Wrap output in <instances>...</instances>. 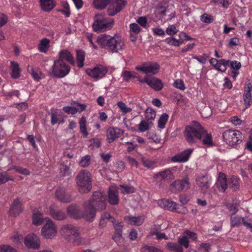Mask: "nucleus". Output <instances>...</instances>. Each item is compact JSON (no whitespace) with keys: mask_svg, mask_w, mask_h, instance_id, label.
Instances as JSON below:
<instances>
[{"mask_svg":"<svg viewBox=\"0 0 252 252\" xmlns=\"http://www.w3.org/2000/svg\"><path fill=\"white\" fill-rule=\"evenodd\" d=\"M184 136L186 141L190 145L201 142L208 147L213 145L212 134L196 121L185 127Z\"/></svg>","mask_w":252,"mask_h":252,"instance_id":"1","label":"nucleus"},{"mask_svg":"<svg viewBox=\"0 0 252 252\" xmlns=\"http://www.w3.org/2000/svg\"><path fill=\"white\" fill-rule=\"evenodd\" d=\"M106 196L100 191H95L92 199L83 204V210L81 211V218L87 221H93L95 216L96 210L101 211L106 208Z\"/></svg>","mask_w":252,"mask_h":252,"instance_id":"2","label":"nucleus"},{"mask_svg":"<svg viewBox=\"0 0 252 252\" xmlns=\"http://www.w3.org/2000/svg\"><path fill=\"white\" fill-rule=\"evenodd\" d=\"M96 42L100 47L111 53H117L125 48V43L121 36L115 34L111 36L106 33L98 36Z\"/></svg>","mask_w":252,"mask_h":252,"instance_id":"3","label":"nucleus"},{"mask_svg":"<svg viewBox=\"0 0 252 252\" xmlns=\"http://www.w3.org/2000/svg\"><path fill=\"white\" fill-rule=\"evenodd\" d=\"M76 182L79 191L81 193H88L92 189L91 174L87 170L80 171L76 178Z\"/></svg>","mask_w":252,"mask_h":252,"instance_id":"4","label":"nucleus"},{"mask_svg":"<svg viewBox=\"0 0 252 252\" xmlns=\"http://www.w3.org/2000/svg\"><path fill=\"white\" fill-rule=\"evenodd\" d=\"M70 71V66L61 60H55L49 71L51 76L62 78L66 76Z\"/></svg>","mask_w":252,"mask_h":252,"instance_id":"5","label":"nucleus"},{"mask_svg":"<svg viewBox=\"0 0 252 252\" xmlns=\"http://www.w3.org/2000/svg\"><path fill=\"white\" fill-rule=\"evenodd\" d=\"M114 25V20L102 15L95 17L92 27L95 32H104L111 30Z\"/></svg>","mask_w":252,"mask_h":252,"instance_id":"6","label":"nucleus"},{"mask_svg":"<svg viewBox=\"0 0 252 252\" xmlns=\"http://www.w3.org/2000/svg\"><path fill=\"white\" fill-rule=\"evenodd\" d=\"M61 233L66 239L72 240L74 245H79L82 243L81 238L78 230L75 226L71 224L63 225L61 228Z\"/></svg>","mask_w":252,"mask_h":252,"instance_id":"7","label":"nucleus"},{"mask_svg":"<svg viewBox=\"0 0 252 252\" xmlns=\"http://www.w3.org/2000/svg\"><path fill=\"white\" fill-rule=\"evenodd\" d=\"M222 136L226 143L231 146L241 142L242 137V133L240 131L230 129L225 130Z\"/></svg>","mask_w":252,"mask_h":252,"instance_id":"8","label":"nucleus"},{"mask_svg":"<svg viewBox=\"0 0 252 252\" xmlns=\"http://www.w3.org/2000/svg\"><path fill=\"white\" fill-rule=\"evenodd\" d=\"M190 188L188 178L176 180L170 184L169 189L172 193H178Z\"/></svg>","mask_w":252,"mask_h":252,"instance_id":"9","label":"nucleus"},{"mask_svg":"<svg viewBox=\"0 0 252 252\" xmlns=\"http://www.w3.org/2000/svg\"><path fill=\"white\" fill-rule=\"evenodd\" d=\"M45 220L46 222L41 229V234L45 238L50 239L56 235L57 228L52 220L47 218Z\"/></svg>","mask_w":252,"mask_h":252,"instance_id":"10","label":"nucleus"},{"mask_svg":"<svg viewBox=\"0 0 252 252\" xmlns=\"http://www.w3.org/2000/svg\"><path fill=\"white\" fill-rule=\"evenodd\" d=\"M126 0H115L107 8V14L113 16L121 12L127 5Z\"/></svg>","mask_w":252,"mask_h":252,"instance_id":"11","label":"nucleus"},{"mask_svg":"<svg viewBox=\"0 0 252 252\" xmlns=\"http://www.w3.org/2000/svg\"><path fill=\"white\" fill-rule=\"evenodd\" d=\"M107 72V68L101 65H97L93 69L88 68L86 70L89 76L96 80L103 77Z\"/></svg>","mask_w":252,"mask_h":252,"instance_id":"12","label":"nucleus"},{"mask_svg":"<svg viewBox=\"0 0 252 252\" xmlns=\"http://www.w3.org/2000/svg\"><path fill=\"white\" fill-rule=\"evenodd\" d=\"M194 149L192 148L187 149L180 152L171 158V161L174 162L184 163L186 162L189 158Z\"/></svg>","mask_w":252,"mask_h":252,"instance_id":"13","label":"nucleus"},{"mask_svg":"<svg viewBox=\"0 0 252 252\" xmlns=\"http://www.w3.org/2000/svg\"><path fill=\"white\" fill-rule=\"evenodd\" d=\"M136 69L147 74L148 73L156 74L158 72L159 66L157 63H149L141 66H136Z\"/></svg>","mask_w":252,"mask_h":252,"instance_id":"14","label":"nucleus"},{"mask_svg":"<svg viewBox=\"0 0 252 252\" xmlns=\"http://www.w3.org/2000/svg\"><path fill=\"white\" fill-rule=\"evenodd\" d=\"M24 242L27 247L34 250L38 249L40 245V239L34 234L28 235L25 238Z\"/></svg>","mask_w":252,"mask_h":252,"instance_id":"15","label":"nucleus"},{"mask_svg":"<svg viewBox=\"0 0 252 252\" xmlns=\"http://www.w3.org/2000/svg\"><path fill=\"white\" fill-rule=\"evenodd\" d=\"M55 196L59 201L62 203H68L71 201L70 194L64 188H58L55 192Z\"/></svg>","mask_w":252,"mask_h":252,"instance_id":"16","label":"nucleus"},{"mask_svg":"<svg viewBox=\"0 0 252 252\" xmlns=\"http://www.w3.org/2000/svg\"><path fill=\"white\" fill-rule=\"evenodd\" d=\"M158 204L161 208L171 211H177L179 209L178 204L169 199H163L159 200Z\"/></svg>","mask_w":252,"mask_h":252,"instance_id":"17","label":"nucleus"},{"mask_svg":"<svg viewBox=\"0 0 252 252\" xmlns=\"http://www.w3.org/2000/svg\"><path fill=\"white\" fill-rule=\"evenodd\" d=\"M122 134V131L118 127H110L106 131L107 140L109 143L113 142Z\"/></svg>","mask_w":252,"mask_h":252,"instance_id":"18","label":"nucleus"},{"mask_svg":"<svg viewBox=\"0 0 252 252\" xmlns=\"http://www.w3.org/2000/svg\"><path fill=\"white\" fill-rule=\"evenodd\" d=\"M49 214L54 219L58 220H64L66 218L63 211L55 206H51L49 208Z\"/></svg>","mask_w":252,"mask_h":252,"instance_id":"19","label":"nucleus"},{"mask_svg":"<svg viewBox=\"0 0 252 252\" xmlns=\"http://www.w3.org/2000/svg\"><path fill=\"white\" fill-rule=\"evenodd\" d=\"M252 84L249 83L247 84V88H245L243 94V99L246 108L250 106L252 104Z\"/></svg>","mask_w":252,"mask_h":252,"instance_id":"20","label":"nucleus"},{"mask_svg":"<svg viewBox=\"0 0 252 252\" xmlns=\"http://www.w3.org/2000/svg\"><path fill=\"white\" fill-rule=\"evenodd\" d=\"M196 184L203 192L206 191L210 186V180L206 176L198 177L196 180Z\"/></svg>","mask_w":252,"mask_h":252,"instance_id":"21","label":"nucleus"},{"mask_svg":"<svg viewBox=\"0 0 252 252\" xmlns=\"http://www.w3.org/2000/svg\"><path fill=\"white\" fill-rule=\"evenodd\" d=\"M23 211L21 202L19 198L15 199L12 203L9 213L10 216L16 217L19 215Z\"/></svg>","mask_w":252,"mask_h":252,"instance_id":"22","label":"nucleus"},{"mask_svg":"<svg viewBox=\"0 0 252 252\" xmlns=\"http://www.w3.org/2000/svg\"><path fill=\"white\" fill-rule=\"evenodd\" d=\"M219 191L224 192L227 188L226 178L224 174L220 172L219 174L217 182L216 184Z\"/></svg>","mask_w":252,"mask_h":252,"instance_id":"23","label":"nucleus"},{"mask_svg":"<svg viewBox=\"0 0 252 252\" xmlns=\"http://www.w3.org/2000/svg\"><path fill=\"white\" fill-rule=\"evenodd\" d=\"M119 201L118 192L115 187H111L108 191V202L111 205H117Z\"/></svg>","mask_w":252,"mask_h":252,"instance_id":"24","label":"nucleus"},{"mask_svg":"<svg viewBox=\"0 0 252 252\" xmlns=\"http://www.w3.org/2000/svg\"><path fill=\"white\" fill-rule=\"evenodd\" d=\"M68 215L74 219L81 218V211L79 207L76 205H71L67 208Z\"/></svg>","mask_w":252,"mask_h":252,"instance_id":"25","label":"nucleus"},{"mask_svg":"<svg viewBox=\"0 0 252 252\" xmlns=\"http://www.w3.org/2000/svg\"><path fill=\"white\" fill-rule=\"evenodd\" d=\"M41 9L45 12L51 11L56 5L54 0H39Z\"/></svg>","mask_w":252,"mask_h":252,"instance_id":"26","label":"nucleus"},{"mask_svg":"<svg viewBox=\"0 0 252 252\" xmlns=\"http://www.w3.org/2000/svg\"><path fill=\"white\" fill-rule=\"evenodd\" d=\"M64 122V119L62 116V112L61 110H56L51 113V123L52 125H55L57 123L63 124Z\"/></svg>","mask_w":252,"mask_h":252,"instance_id":"27","label":"nucleus"},{"mask_svg":"<svg viewBox=\"0 0 252 252\" xmlns=\"http://www.w3.org/2000/svg\"><path fill=\"white\" fill-rule=\"evenodd\" d=\"M147 85L154 90L158 91L163 88V84L161 81L156 77H152L149 79Z\"/></svg>","mask_w":252,"mask_h":252,"instance_id":"28","label":"nucleus"},{"mask_svg":"<svg viewBox=\"0 0 252 252\" xmlns=\"http://www.w3.org/2000/svg\"><path fill=\"white\" fill-rule=\"evenodd\" d=\"M173 177V175L170 169H166L159 172L154 176V178L155 179L160 178L163 180L172 179Z\"/></svg>","mask_w":252,"mask_h":252,"instance_id":"29","label":"nucleus"},{"mask_svg":"<svg viewBox=\"0 0 252 252\" xmlns=\"http://www.w3.org/2000/svg\"><path fill=\"white\" fill-rule=\"evenodd\" d=\"M58 60H61L63 61H64V60H66L71 64L73 65L74 64L73 57L69 51L66 50H63L60 51L59 55V59Z\"/></svg>","mask_w":252,"mask_h":252,"instance_id":"30","label":"nucleus"},{"mask_svg":"<svg viewBox=\"0 0 252 252\" xmlns=\"http://www.w3.org/2000/svg\"><path fill=\"white\" fill-rule=\"evenodd\" d=\"M50 40L47 38L41 39L38 45V50L41 53H46L50 47Z\"/></svg>","mask_w":252,"mask_h":252,"instance_id":"31","label":"nucleus"},{"mask_svg":"<svg viewBox=\"0 0 252 252\" xmlns=\"http://www.w3.org/2000/svg\"><path fill=\"white\" fill-rule=\"evenodd\" d=\"M125 220L130 224L139 226L141 225L144 221V218L142 216H138L137 217L126 216Z\"/></svg>","mask_w":252,"mask_h":252,"instance_id":"32","label":"nucleus"},{"mask_svg":"<svg viewBox=\"0 0 252 252\" xmlns=\"http://www.w3.org/2000/svg\"><path fill=\"white\" fill-rule=\"evenodd\" d=\"M28 70L31 73L34 80L39 81L41 79L42 73L38 68H33L32 66L28 65Z\"/></svg>","mask_w":252,"mask_h":252,"instance_id":"33","label":"nucleus"},{"mask_svg":"<svg viewBox=\"0 0 252 252\" xmlns=\"http://www.w3.org/2000/svg\"><path fill=\"white\" fill-rule=\"evenodd\" d=\"M85 53L83 50H79L76 51V63L79 68H82L84 65Z\"/></svg>","mask_w":252,"mask_h":252,"instance_id":"34","label":"nucleus"},{"mask_svg":"<svg viewBox=\"0 0 252 252\" xmlns=\"http://www.w3.org/2000/svg\"><path fill=\"white\" fill-rule=\"evenodd\" d=\"M229 60H226L225 59H220L219 60V62L213 66L218 71L225 72L226 70V66L228 65Z\"/></svg>","mask_w":252,"mask_h":252,"instance_id":"35","label":"nucleus"},{"mask_svg":"<svg viewBox=\"0 0 252 252\" xmlns=\"http://www.w3.org/2000/svg\"><path fill=\"white\" fill-rule=\"evenodd\" d=\"M112 0H94L93 2L94 7L97 9L102 10L106 8L107 5Z\"/></svg>","mask_w":252,"mask_h":252,"instance_id":"36","label":"nucleus"},{"mask_svg":"<svg viewBox=\"0 0 252 252\" xmlns=\"http://www.w3.org/2000/svg\"><path fill=\"white\" fill-rule=\"evenodd\" d=\"M71 172L70 166L62 164L60 166V176L62 177L69 176Z\"/></svg>","mask_w":252,"mask_h":252,"instance_id":"37","label":"nucleus"},{"mask_svg":"<svg viewBox=\"0 0 252 252\" xmlns=\"http://www.w3.org/2000/svg\"><path fill=\"white\" fill-rule=\"evenodd\" d=\"M11 76L13 78H18L20 76V69L19 67V64L16 62H12L11 63Z\"/></svg>","mask_w":252,"mask_h":252,"instance_id":"38","label":"nucleus"},{"mask_svg":"<svg viewBox=\"0 0 252 252\" xmlns=\"http://www.w3.org/2000/svg\"><path fill=\"white\" fill-rule=\"evenodd\" d=\"M79 124L80 132L83 134L84 137H87L88 133L86 128V118L84 116L82 117Z\"/></svg>","mask_w":252,"mask_h":252,"instance_id":"39","label":"nucleus"},{"mask_svg":"<svg viewBox=\"0 0 252 252\" xmlns=\"http://www.w3.org/2000/svg\"><path fill=\"white\" fill-rule=\"evenodd\" d=\"M167 249L175 252H183V248L178 243L169 242L167 244Z\"/></svg>","mask_w":252,"mask_h":252,"instance_id":"40","label":"nucleus"},{"mask_svg":"<svg viewBox=\"0 0 252 252\" xmlns=\"http://www.w3.org/2000/svg\"><path fill=\"white\" fill-rule=\"evenodd\" d=\"M43 222L42 214L40 212H37L33 214L32 222L35 225H41Z\"/></svg>","mask_w":252,"mask_h":252,"instance_id":"41","label":"nucleus"},{"mask_svg":"<svg viewBox=\"0 0 252 252\" xmlns=\"http://www.w3.org/2000/svg\"><path fill=\"white\" fill-rule=\"evenodd\" d=\"M164 42L170 46H173L175 47H179L181 44L183 43V41H180L179 40H178L173 37L166 38L164 40Z\"/></svg>","mask_w":252,"mask_h":252,"instance_id":"42","label":"nucleus"},{"mask_svg":"<svg viewBox=\"0 0 252 252\" xmlns=\"http://www.w3.org/2000/svg\"><path fill=\"white\" fill-rule=\"evenodd\" d=\"M169 118V116L166 113H163L162 114L158 121V126L159 128L163 129L165 127V124L167 123L168 120Z\"/></svg>","mask_w":252,"mask_h":252,"instance_id":"43","label":"nucleus"},{"mask_svg":"<svg viewBox=\"0 0 252 252\" xmlns=\"http://www.w3.org/2000/svg\"><path fill=\"white\" fill-rule=\"evenodd\" d=\"M242 223V218L238 216H231L230 217V224L231 227H239Z\"/></svg>","mask_w":252,"mask_h":252,"instance_id":"44","label":"nucleus"},{"mask_svg":"<svg viewBox=\"0 0 252 252\" xmlns=\"http://www.w3.org/2000/svg\"><path fill=\"white\" fill-rule=\"evenodd\" d=\"M114 227L115 230V233L114 235H118V237H120L122 235V228L123 227V224L122 221H114V223H113Z\"/></svg>","mask_w":252,"mask_h":252,"instance_id":"45","label":"nucleus"},{"mask_svg":"<svg viewBox=\"0 0 252 252\" xmlns=\"http://www.w3.org/2000/svg\"><path fill=\"white\" fill-rule=\"evenodd\" d=\"M156 112L152 108H148L145 111V118L147 121L154 120Z\"/></svg>","mask_w":252,"mask_h":252,"instance_id":"46","label":"nucleus"},{"mask_svg":"<svg viewBox=\"0 0 252 252\" xmlns=\"http://www.w3.org/2000/svg\"><path fill=\"white\" fill-rule=\"evenodd\" d=\"M147 136L148 138L151 140L152 142L156 143H159L160 142L161 138L158 135L153 132H148L147 133Z\"/></svg>","mask_w":252,"mask_h":252,"instance_id":"47","label":"nucleus"},{"mask_svg":"<svg viewBox=\"0 0 252 252\" xmlns=\"http://www.w3.org/2000/svg\"><path fill=\"white\" fill-rule=\"evenodd\" d=\"M141 162L145 167L148 168H153L156 163L155 161L145 158H141Z\"/></svg>","mask_w":252,"mask_h":252,"instance_id":"48","label":"nucleus"},{"mask_svg":"<svg viewBox=\"0 0 252 252\" xmlns=\"http://www.w3.org/2000/svg\"><path fill=\"white\" fill-rule=\"evenodd\" d=\"M200 20L203 23L210 24L213 22L214 19L213 16L204 13L201 16Z\"/></svg>","mask_w":252,"mask_h":252,"instance_id":"49","label":"nucleus"},{"mask_svg":"<svg viewBox=\"0 0 252 252\" xmlns=\"http://www.w3.org/2000/svg\"><path fill=\"white\" fill-rule=\"evenodd\" d=\"M90 156L87 155L82 157L79 162L80 166L85 167L88 166L90 164Z\"/></svg>","mask_w":252,"mask_h":252,"instance_id":"50","label":"nucleus"},{"mask_svg":"<svg viewBox=\"0 0 252 252\" xmlns=\"http://www.w3.org/2000/svg\"><path fill=\"white\" fill-rule=\"evenodd\" d=\"M239 186V179L236 176H233L230 179V187L234 190L237 189Z\"/></svg>","mask_w":252,"mask_h":252,"instance_id":"51","label":"nucleus"},{"mask_svg":"<svg viewBox=\"0 0 252 252\" xmlns=\"http://www.w3.org/2000/svg\"><path fill=\"white\" fill-rule=\"evenodd\" d=\"M178 244L180 246H184L186 248H188L189 246V241L188 238L186 236H183L178 239Z\"/></svg>","mask_w":252,"mask_h":252,"instance_id":"52","label":"nucleus"},{"mask_svg":"<svg viewBox=\"0 0 252 252\" xmlns=\"http://www.w3.org/2000/svg\"><path fill=\"white\" fill-rule=\"evenodd\" d=\"M117 105L122 112L125 114L130 112L131 111V109L130 108L127 107L126 104L122 101L118 102Z\"/></svg>","mask_w":252,"mask_h":252,"instance_id":"53","label":"nucleus"},{"mask_svg":"<svg viewBox=\"0 0 252 252\" xmlns=\"http://www.w3.org/2000/svg\"><path fill=\"white\" fill-rule=\"evenodd\" d=\"M178 32V30L176 28L174 25H169L166 30V33L169 35L173 36L176 34Z\"/></svg>","mask_w":252,"mask_h":252,"instance_id":"54","label":"nucleus"},{"mask_svg":"<svg viewBox=\"0 0 252 252\" xmlns=\"http://www.w3.org/2000/svg\"><path fill=\"white\" fill-rule=\"evenodd\" d=\"M0 252H17L15 249L7 245H0Z\"/></svg>","mask_w":252,"mask_h":252,"instance_id":"55","label":"nucleus"},{"mask_svg":"<svg viewBox=\"0 0 252 252\" xmlns=\"http://www.w3.org/2000/svg\"><path fill=\"white\" fill-rule=\"evenodd\" d=\"M231 68L235 70H238L241 67V63L237 61H229V64Z\"/></svg>","mask_w":252,"mask_h":252,"instance_id":"56","label":"nucleus"},{"mask_svg":"<svg viewBox=\"0 0 252 252\" xmlns=\"http://www.w3.org/2000/svg\"><path fill=\"white\" fill-rule=\"evenodd\" d=\"M208 58H209V56L206 54H203L200 57H199L197 56H193L192 57L193 59L196 60L198 62H199L200 63H201L202 64L206 63L207 59Z\"/></svg>","mask_w":252,"mask_h":252,"instance_id":"57","label":"nucleus"},{"mask_svg":"<svg viewBox=\"0 0 252 252\" xmlns=\"http://www.w3.org/2000/svg\"><path fill=\"white\" fill-rule=\"evenodd\" d=\"M142 250L143 252H163L161 249L148 246L143 247Z\"/></svg>","mask_w":252,"mask_h":252,"instance_id":"58","label":"nucleus"},{"mask_svg":"<svg viewBox=\"0 0 252 252\" xmlns=\"http://www.w3.org/2000/svg\"><path fill=\"white\" fill-rule=\"evenodd\" d=\"M130 31L135 34L139 33L141 31V28L137 24L132 23L129 25Z\"/></svg>","mask_w":252,"mask_h":252,"instance_id":"59","label":"nucleus"},{"mask_svg":"<svg viewBox=\"0 0 252 252\" xmlns=\"http://www.w3.org/2000/svg\"><path fill=\"white\" fill-rule=\"evenodd\" d=\"M173 85L175 88L181 90H184L186 88L183 81L181 79H177L175 80Z\"/></svg>","mask_w":252,"mask_h":252,"instance_id":"60","label":"nucleus"},{"mask_svg":"<svg viewBox=\"0 0 252 252\" xmlns=\"http://www.w3.org/2000/svg\"><path fill=\"white\" fill-rule=\"evenodd\" d=\"M122 76L125 81L128 82L131 78L137 77L136 75H133L131 72L128 71H124L122 74Z\"/></svg>","mask_w":252,"mask_h":252,"instance_id":"61","label":"nucleus"},{"mask_svg":"<svg viewBox=\"0 0 252 252\" xmlns=\"http://www.w3.org/2000/svg\"><path fill=\"white\" fill-rule=\"evenodd\" d=\"M13 169L17 172L21 173L23 175H30V172L26 168H24L19 166H15L13 167Z\"/></svg>","mask_w":252,"mask_h":252,"instance_id":"62","label":"nucleus"},{"mask_svg":"<svg viewBox=\"0 0 252 252\" xmlns=\"http://www.w3.org/2000/svg\"><path fill=\"white\" fill-rule=\"evenodd\" d=\"M139 129L141 132H144L149 128L148 124L145 121H141L138 125Z\"/></svg>","mask_w":252,"mask_h":252,"instance_id":"63","label":"nucleus"},{"mask_svg":"<svg viewBox=\"0 0 252 252\" xmlns=\"http://www.w3.org/2000/svg\"><path fill=\"white\" fill-rule=\"evenodd\" d=\"M229 120L230 122L235 126H240L243 123V121H242L237 116L230 117Z\"/></svg>","mask_w":252,"mask_h":252,"instance_id":"64","label":"nucleus"}]
</instances>
